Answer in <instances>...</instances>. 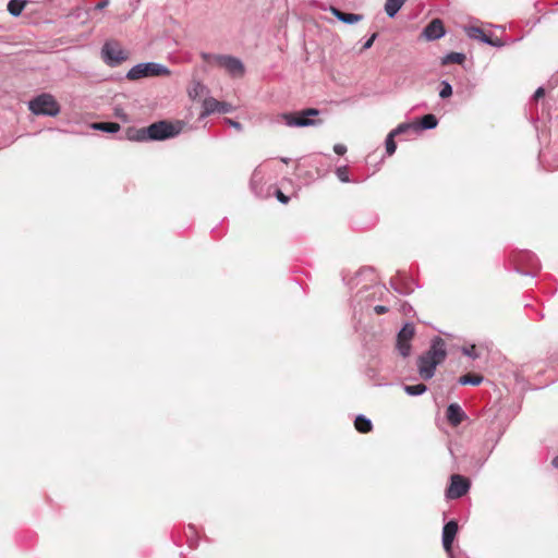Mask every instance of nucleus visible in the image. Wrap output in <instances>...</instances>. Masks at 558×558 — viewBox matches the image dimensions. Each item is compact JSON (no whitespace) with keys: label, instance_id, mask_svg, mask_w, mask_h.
<instances>
[{"label":"nucleus","instance_id":"obj_10","mask_svg":"<svg viewBox=\"0 0 558 558\" xmlns=\"http://www.w3.org/2000/svg\"><path fill=\"white\" fill-rule=\"evenodd\" d=\"M539 163L547 170L558 169V142H545L538 153Z\"/></svg>","mask_w":558,"mask_h":558},{"label":"nucleus","instance_id":"obj_8","mask_svg":"<svg viewBox=\"0 0 558 558\" xmlns=\"http://www.w3.org/2000/svg\"><path fill=\"white\" fill-rule=\"evenodd\" d=\"M514 262L518 264L514 268L515 271L524 276L535 277L541 269V263L537 256L530 251L518 253L514 257Z\"/></svg>","mask_w":558,"mask_h":558},{"label":"nucleus","instance_id":"obj_7","mask_svg":"<svg viewBox=\"0 0 558 558\" xmlns=\"http://www.w3.org/2000/svg\"><path fill=\"white\" fill-rule=\"evenodd\" d=\"M319 114V111L314 108H308L299 112L293 113H282L279 119L287 126L290 128H305L310 125H314L315 121L312 117H316Z\"/></svg>","mask_w":558,"mask_h":558},{"label":"nucleus","instance_id":"obj_31","mask_svg":"<svg viewBox=\"0 0 558 558\" xmlns=\"http://www.w3.org/2000/svg\"><path fill=\"white\" fill-rule=\"evenodd\" d=\"M272 195H275L277 197V199L282 203V204H287L289 202V197L287 195H284L280 189L276 187L274 185V189H272Z\"/></svg>","mask_w":558,"mask_h":558},{"label":"nucleus","instance_id":"obj_20","mask_svg":"<svg viewBox=\"0 0 558 558\" xmlns=\"http://www.w3.org/2000/svg\"><path fill=\"white\" fill-rule=\"evenodd\" d=\"M407 0H386L385 2V12L388 17H395L401 8L404 5Z\"/></svg>","mask_w":558,"mask_h":558},{"label":"nucleus","instance_id":"obj_32","mask_svg":"<svg viewBox=\"0 0 558 558\" xmlns=\"http://www.w3.org/2000/svg\"><path fill=\"white\" fill-rule=\"evenodd\" d=\"M462 353L464 355L471 357L472 360H476L478 357V354L476 353L475 345H471L470 348L463 347L462 348Z\"/></svg>","mask_w":558,"mask_h":558},{"label":"nucleus","instance_id":"obj_22","mask_svg":"<svg viewBox=\"0 0 558 558\" xmlns=\"http://www.w3.org/2000/svg\"><path fill=\"white\" fill-rule=\"evenodd\" d=\"M354 426L360 433L363 434L371 432L373 428L372 421L363 414L356 416Z\"/></svg>","mask_w":558,"mask_h":558},{"label":"nucleus","instance_id":"obj_38","mask_svg":"<svg viewBox=\"0 0 558 558\" xmlns=\"http://www.w3.org/2000/svg\"><path fill=\"white\" fill-rule=\"evenodd\" d=\"M374 312L377 314V315H383V314H386L388 312V307L385 306V305H376L374 307Z\"/></svg>","mask_w":558,"mask_h":558},{"label":"nucleus","instance_id":"obj_25","mask_svg":"<svg viewBox=\"0 0 558 558\" xmlns=\"http://www.w3.org/2000/svg\"><path fill=\"white\" fill-rule=\"evenodd\" d=\"M403 390L405 391L407 395L416 397L426 392L427 386L424 384L404 385Z\"/></svg>","mask_w":558,"mask_h":558},{"label":"nucleus","instance_id":"obj_43","mask_svg":"<svg viewBox=\"0 0 558 558\" xmlns=\"http://www.w3.org/2000/svg\"><path fill=\"white\" fill-rule=\"evenodd\" d=\"M367 375H368L369 377L374 376V371H373V369H369V372L367 373Z\"/></svg>","mask_w":558,"mask_h":558},{"label":"nucleus","instance_id":"obj_18","mask_svg":"<svg viewBox=\"0 0 558 558\" xmlns=\"http://www.w3.org/2000/svg\"><path fill=\"white\" fill-rule=\"evenodd\" d=\"M362 278H365L368 282L373 283L376 280L375 269L371 266L362 267L350 281L347 282L348 286L356 287L361 283Z\"/></svg>","mask_w":558,"mask_h":558},{"label":"nucleus","instance_id":"obj_39","mask_svg":"<svg viewBox=\"0 0 558 558\" xmlns=\"http://www.w3.org/2000/svg\"><path fill=\"white\" fill-rule=\"evenodd\" d=\"M108 5H109V0H101V1H99V2L94 7V9H95V10L100 11V10H104L105 8H107Z\"/></svg>","mask_w":558,"mask_h":558},{"label":"nucleus","instance_id":"obj_27","mask_svg":"<svg viewBox=\"0 0 558 558\" xmlns=\"http://www.w3.org/2000/svg\"><path fill=\"white\" fill-rule=\"evenodd\" d=\"M203 107H204V114H206V116L218 112L219 100H217L213 97L206 98L203 102Z\"/></svg>","mask_w":558,"mask_h":558},{"label":"nucleus","instance_id":"obj_13","mask_svg":"<svg viewBox=\"0 0 558 558\" xmlns=\"http://www.w3.org/2000/svg\"><path fill=\"white\" fill-rule=\"evenodd\" d=\"M216 62L225 68L228 73L232 76H242L244 74V64L243 62L235 57L227 56V54H218L214 57Z\"/></svg>","mask_w":558,"mask_h":558},{"label":"nucleus","instance_id":"obj_44","mask_svg":"<svg viewBox=\"0 0 558 558\" xmlns=\"http://www.w3.org/2000/svg\"><path fill=\"white\" fill-rule=\"evenodd\" d=\"M2 148V146L0 145V149Z\"/></svg>","mask_w":558,"mask_h":558},{"label":"nucleus","instance_id":"obj_36","mask_svg":"<svg viewBox=\"0 0 558 558\" xmlns=\"http://www.w3.org/2000/svg\"><path fill=\"white\" fill-rule=\"evenodd\" d=\"M333 150L337 155H343L347 151V146L343 144H337L335 145Z\"/></svg>","mask_w":558,"mask_h":558},{"label":"nucleus","instance_id":"obj_1","mask_svg":"<svg viewBox=\"0 0 558 558\" xmlns=\"http://www.w3.org/2000/svg\"><path fill=\"white\" fill-rule=\"evenodd\" d=\"M187 124L182 120H160L147 128H129L126 140H168L180 135Z\"/></svg>","mask_w":558,"mask_h":558},{"label":"nucleus","instance_id":"obj_3","mask_svg":"<svg viewBox=\"0 0 558 558\" xmlns=\"http://www.w3.org/2000/svg\"><path fill=\"white\" fill-rule=\"evenodd\" d=\"M438 124L437 118L432 114H425L420 120H415L412 122H403L400 123L397 128L391 130L387 135L385 140H395L396 136L408 134L411 131L414 133H417L423 130H432L435 129Z\"/></svg>","mask_w":558,"mask_h":558},{"label":"nucleus","instance_id":"obj_21","mask_svg":"<svg viewBox=\"0 0 558 558\" xmlns=\"http://www.w3.org/2000/svg\"><path fill=\"white\" fill-rule=\"evenodd\" d=\"M90 128L106 133H117L120 130V125L117 122H94L90 124Z\"/></svg>","mask_w":558,"mask_h":558},{"label":"nucleus","instance_id":"obj_40","mask_svg":"<svg viewBox=\"0 0 558 558\" xmlns=\"http://www.w3.org/2000/svg\"><path fill=\"white\" fill-rule=\"evenodd\" d=\"M545 95V89L543 87H538L534 93V98L538 99Z\"/></svg>","mask_w":558,"mask_h":558},{"label":"nucleus","instance_id":"obj_26","mask_svg":"<svg viewBox=\"0 0 558 558\" xmlns=\"http://www.w3.org/2000/svg\"><path fill=\"white\" fill-rule=\"evenodd\" d=\"M465 60V54L462 52H449L442 59V64L458 63L461 64Z\"/></svg>","mask_w":558,"mask_h":558},{"label":"nucleus","instance_id":"obj_30","mask_svg":"<svg viewBox=\"0 0 558 558\" xmlns=\"http://www.w3.org/2000/svg\"><path fill=\"white\" fill-rule=\"evenodd\" d=\"M439 97L445 99L452 95V86L448 81H441L440 83Z\"/></svg>","mask_w":558,"mask_h":558},{"label":"nucleus","instance_id":"obj_41","mask_svg":"<svg viewBox=\"0 0 558 558\" xmlns=\"http://www.w3.org/2000/svg\"><path fill=\"white\" fill-rule=\"evenodd\" d=\"M551 465H553L555 469H558V456H556V457L551 460Z\"/></svg>","mask_w":558,"mask_h":558},{"label":"nucleus","instance_id":"obj_37","mask_svg":"<svg viewBox=\"0 0 558 558\" xmlns=\"http://www.w3.org/2000/svg\"><path fill=\"white\" fill-rule=\"evenodd\" d=\"M373 289L375 290L374 293H379L380 295L388 291L384 284H374Z\"/></svg>","mask_w":558,"mask_h":558},{"label":"nucleus","instance_id":"obj_28","mask_svg":"<svg viewBox=\"0 0 558 558\" xmlns=\"http://www.w3.org/2000/svg\"><path fill=\"white\" fill-rule=\"evenodd\" d=\"M390 286L399 294H410L414 290L409 282L397 284L393 280H390Z\"/></svg>","mask_w":558,"mask_h":558},{"label":"nucleus","instance_id":"obj_2","mask_svg":"<svg viewBox=\"0 0 558 558\" xmlns=\"http://www.w3.org/2000/svg\"><path fill=\"white\" fill-rule=\"evenodd\" d=\"M447 357V344L446 341L435 336L430 340V345L427 351L417 357V372L423 380H429L434 377L436 368Z\"/></svg>","mask_w":558,"mask_h":558},{"label":"nucleus","instance_id":"obj_34","mask_svg":"<svg viewBox=\"0 0 558 558\" xmlns=\"http://www.w3.org/2000/svg\"><path fill=\"white\" fill-rule=\"evenodd\" d=\"M386 143V155L391 156L397 148V142H385Z\"/></svg>","mask_w":558,"mask_h":558},{"label":"nucleus","instance_id":"obj_14","mask_svg":"<svg viewBox=\"0 0 558 558\" xmlns=\"http://www.w3.org/2000/svg\"><path fill=\"white\" fill-rule=\"evenodd\" d=\"M465 33L469 38L478 40L492 47H502L504 44L499 38L493 39L492 36L485 34L481 27L469 26L465 27Z\"/></svg>","mask_w":558,"mask_h":558},{"label":"nucleus","instance_id":"obj_35","mask_svg":"<svg viewBox=\"0 0 558 558\" xmlns=\"http://www.w3.org/2000/svg\"><path fill=\"white\" fill-rule=\"evenodd\" d=\"M376 38H377V33H374V34H373V35H372V36H371V37H369V38L364 43V45H363V49H365V50H366V49H369V48L373 46V44H374V41H375V39H376Z\"/></svg>","mask_w":558,"mask_h":558},{"label":"nucleus","instance_id":"obj_29","mask_svg":"<svg viewBox=\"0 0 558 558\" xmlns=\"http://www.w3.org/2000/svg\"><path fill=\"white\" fill-rule=\"evenodd\" d=\"M336 175L342 183L351 182L349 178V170L347 166H340L336 169Z\"/></svg>","mask_w":558,"mask_h":558},{"label":"nucleus","instance_id":"obj_42","mask_svg":"<svg viewBox=\"0 0 558 558\" xmlns=\"http://www.w3.org/2000/svg\"><path fill=\"white\" fill-rule=\"evenodd\" d=\"M228 122H229L232 126H234V128H240V126H241L239 122H234V121H232V120H228Z\"/></svg>","mask_w":558,"mask_h":558},{"label":"nucleus","instance_id":"obj_9","mask_svg":"<svg viewBox=\"0 0 558 558\" xmlns=\"http://www.w3.org/2000/svg\"><path fill=\"white\" fill-rule=\"evenodd\" d=\"M265 174L262 167H257L251 177V191L258 198H269L272 196L274 184H266Z\"/></svg>","mask_w":558,"mask_h":558},{"label":"nucleus","instance_id":"obj_17","mask_svg":"<svg viewBox=\"0 0 558 558\" xmlns=\"http://www.w3.org/2000/svg\"><path fill=\"white\" fill-rule=\"evenodd\" d=\"M446 417L450 425L458 426L465 418V413L458 403H451L447 408Z\"/></svg>","mask_w":558,"mask_h":558},{"label":"nucleus","instance_id":"obj_5","mask_svg":"<svg viewBox=\"0 0 558 558\" xmlns=\"http://www.w3.org/2000/svg\"><path fill=\"white\" fill-rule=\"evenodd\" d=\"M170 70L163 64L157 62H142L132 66L125 77L130 81H136L144 77L169 75Z\"/></svg>","mask_w":558,"mask_h":558},{"label":"nucleus","instance_id":"obj_24","mask_svg":"<svg viewBox=\"0 0 558 558\" xmlns=\"http://www.w3.org/2000/svg\"><path fill=\"white\" fill-rule=\"evenodd\" d=\"M483 376L475 375V374H466L459 378L460 385H471V386H478L483 381Z\"/></svg>","mask_w":558,"mask_h":558},{"label":"nucleus","instance_id":"obj_33","mask_svg":"<svg viewBox=\"0 0 558 558\" xmlns=\"http://www.w3.org/2000/svg\"><path fill=\"white\" fill-rule=\"evenodd\" d=\"M233 110V107L231 104L226 101H219V110L220 113H229Z\"/></svg>","mask_w":558,"mask_h":558},{"label":"nucleus","instance_id":"obj_6","mask_svg":"<svg viewBox=\"0 0 558 558\" xmlns=\"http://www.w3.org/2000/svg\"><path fill=\"white\" fill-rule=\"evenodd\" d=\"M101 58L107 65L116 68L129 58V53L117 40L111 39L104 44Z\"/></svg>","mask_w":558,"mask_h":558},{"label":"nucleus","instance_id":"obj_23","mask_svg":"<svg viewBox=\"0 0 558 558\" xmlns=\"http://www.w3.org/2000/svg\"><path fill=\"white\" fill-rule=\"evenodd\" d=\"M25 8L24 0H10L8 2V11L13 16H19Z\"/></svg>","mask_w":558,"mask_h":558},{"label":"nucleus","instance_id":"obj_4","mask_svg":"<svg viewBox=\"0 0 558 558\" xmlns=\"http://www.w3.org/2000/svg\"><path fill=\"white\" fill-rule=\"evenodd\" d=\"M27 107L35 116L56 117L60 112V105L56 98L48 93H43L31 99Z\"/></svg>","mask_w":558,"mask_h":558},{"label":"nucleus","instance_id":"obj_19","mask_svg":"<svg viewBox=\"0 0 558 558\" xmlns=\"http://www.w3.org/2000/svg\"><path fill=\"white\" fill-rule=\"evenodd\" d=\"M329 11L332 13L333 16H336L339 21L345 23V24H355L363 20V15L355 14V13H345L340 11L336 7H330Z\"/></svg>","mask_w":558,"mask_h":558},{"label":"nucleus","instance_id":"obj_12","mask_svg":"<svg viewBox=\"0 0 558 558\" xmlns=\"http://www.w3.org/2000/svg\"><path fill=\"white\" fill-rule=\"evenodd\" d=\"M471 487L470 481L459 474H453L450 477V485L446 490L448 499H458L464 496Z\"/></svg>","mask_w":558,"mask_h":558},{"label":"nucleus","instance_id":"obj_15","mask_svg":"<svg viewBox=\"0 0 558 558\" xmlns=\"http://www.w3.org/2000/svg\"><path fill=\"white\" fill-rule=\"evenodd\" d=\"M446 34L444 23L439 19L432 20L423 29V37L428 41L440 39Z\"/></svg>","mask_w":558,"mask_h":558},{"label":"nucleus","instance_id":"obj_11","mask_svg":"<svg viewBox=\"0 0 558 558\" xmlns=\"http://www.w3.org/2000/svg\"><path fill=\"white\" fill-rule=\"evenodd\" d=\"M414 333V324L405 323L397 335V349L403 357H408L411 353V340Z\"/></svg>","mask_w":558,"mask_h":558},{"label":"nucleus","instance_id":"obj_16","mask_svg":"<svg viewBox=\"0 0 558 558\" xmlns=\"http://www.w3.org/2000/svg\"><path fill=\"white\" fill-rule=\"evenodd\" d=\"M458 533V523L456 520H451L447 522L442 527V547L446 553L450 554L452 549V544Z\"/></svg>","mask_w":558,"mask_h":558}]
</instances>
